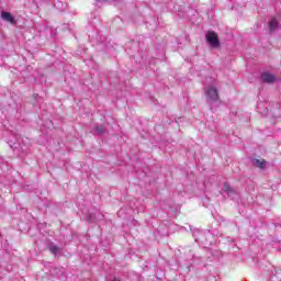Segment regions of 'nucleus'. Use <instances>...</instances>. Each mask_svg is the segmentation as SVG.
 Returning <instances> with one entry per match:
<instances>
[{
    "label": "nucleus",
    "instance_id": "nucleus-13",
    "mask_svg": "<svg viewBox=\"0 0 281 281\" xmlns=\"http://www.w3.org/2000/svg\"><path fill=\"white\" fill-rule=\"evenodd\" d=\"M108 0H98V3L106 2Z\"/></svg>",
    "mask_w": 281,
    "mask_h": 281
},
{
    "label": "nucleus",
    "instance_id": "nucleus-8",
    "mask_svg": "<svg viewBox=\"0 0 281 281\" xmlns=\"http://www.w3.org/2000/svg\"><path fill=\"white\" fill-rule=\"evenodd\" d=\"M94 135H99V137L106 135V127L103 124H97L94 126Z\"/></svg>",
    "mask_w": 281,
    "mask_h": 281
},
{
    "label": "nucleus",
    "instance_id": "nucleus-5",
    "mask_svg": "<svg viewBox=\"0 0 281 281\" xmlns=\"http://www.w3.org/2000/svg\"><path fill=\"white\" fill-rule=\"evenodd\" d=\"M104 218V215L100 213H88L86 220L88 223H98V221H102Z\"/></svg>",
    "mask_w": 281,
    "mask_h": 281
},
{
    "label": "nucleus",
    "instance_id": "nucleus-7",
    "mask_svg": "<svg viewBox=\"0 0 281 281\" xmlns=\"http://www.w3.org/2000/svg\"><path fill=\"white\" fill-rule=\"evenodd\" d=\"M1 19L2 21H7V23H16V20H14V15H12V13L8 12V11H2L1 12Z\"/></svg>",
    "mask_w": 281,
    "mask_h": 281
},
{
    "label": "nucleus",
    "instance_id": "nucleus-11",
    "mask_svg": "<svg viewBox=\"0 0 281 281\" xmlns=\"http://www.w3.org/2000/svg\"><path fill=\"white\" fill-rule=\"evenodd\" d=\"M10 148H13L15 150L16 146H19L18 143H9Z\"/></svg>",
    "mask_w": 281,
    "mask_h": 281
},
{
    "label": "nucleus",
    "instance_id": "nucleus-4",
    "mask_svg": "<svg viewBox=\"0 0 281 281\" xmlns=\"http://www.w3.org/2000/svg\"><path fill=\"white\" fill-rule=\"evenodd\" d=\"M224 192L227 194L228 199H234L238 191H236L228 182H224Z\"/></svg>",
    "mask_w": 281,
    "mask_h": 281
},
{
    "label": "nucleus",
    "instance_id": "nucleus-12",
    "mask_svg": "<svg viewBox=\"0 0 281 281\" xmlns=\"http://www.w3.org/2000/svg\"><path fill=\"white\" fill-rule=\"evenodd\" d=\"M106 41V37H100V43H104Z\"/></svg>",
    "mask_w": 281,
    "mask_h": 281
},
{
    "label": "nucleus",
    "instance_id": "nucleus-14",
    "mask_svg": "<svg viewBox=\"0 0 281 281\" xmlns=\"http://www.w3.org/2000/svg\"><path fill=\"white\" fill-rule=\"evenodd\" d=\"M0 164H3V158L0 156Z\"/></svg>",
    "mask_w": 281,
    "mask_h": 281
},
{
    "label": "nucleus",
    "instance_id": "nucleus-6",
    "mask_svg": "<svg viewBox=\"0 0 281 281\" xmlns=\"http://www.w3.org/2000/svg\"><path fill=\"white\" fill-rule=\"evenodd\" d=\"M251 165L255 168H260V170H265V168H267V160L252 158L251 159Z\"/></svg>",
    "mask_w": 281,
    "mask_h": 281
},
{
    "label": "nucleus",
    "instance_id": "nucleus-10",
    "mask_svg": "<svg viewBox=\"0 0 281 281\" xmlns=\"http://www.w3.org/2000/svg\"><path fill=\"white\" fill-rule=\"evenodd\" d=\"M269 30L270 32H276V30H278V20L277 19H272L270 22H269Z\"/></svg>",
    "mask_w": 281,
    "mask_h": 281
},
{
    "label": "nucleus",
    "instance_id": "nucleus-3",
    "mask_svg": "<svg viewBox=\"0 0 281 281\" xmlns=\"http://www.w3.org/2000/svg\"><path fill=\"white\" fill-rule=\"evenodd\" d=\"M278 77H276V75L271 74V72H267V71H263L261 72V81L265 83V85H273L276 82H278Z\"/></svg>",
    "mask_w": 281,
    "mask_h": 281
},
{
    "label": "nucleus",
    "instance_id": "nucleus-1",
    "mask_svg": "<svg viewBox=\"0 0 281 281\" xmlns=\"http://www.w3.org/2000/svg\"><path fill=\"white\" fill-rule=\"evenodd\" d=\"M206 95V104L210 106L211 111H215V109L221 104V98L218 97V89L214 86H210L204 91Z\"/></svg>",
    "mask_w": 281,
    "mask_h": 281
},
{
    "label": "nucleus",
    "instance_id": "nucleus-9",
    "mask_svg": "<svg viewBox=\"0 0 281 281\" xmlns=\"http://www.w3.org/2000/svg\"><path fill=\"white\" fill-rule=\"evenodd\" d=\"M48 249L50 251V254H53L54 256H58V254H60V247H58L56 244L50 243L48 245Z\"/></svg>",
    "mask_w": 281,
    "mask_h": 281
},
{
    "label": "nucleus",
    "instance_id": "nucleus-2",
    "mask_svg": "<svg viewBox=\"0 0 281 281\" xmlns=\"http://www.w3.org/2000/svg\"><path fill=\"white\" fill-rule=\"evenodd\" d=\"M206 43L214 49H218L221 47V41L218 40V34L214 31H209L205 35Z\"/></svg>",
    "mask_w": 281,
    "mask_h": 281
}]
</instances>
